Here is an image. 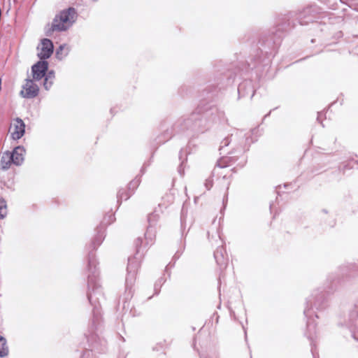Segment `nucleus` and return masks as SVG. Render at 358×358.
<instances>
[{
  "instance_id": "obj_1",
  "label": "nucleus",
  "mask_w": 358,
  "mask_h": 358,
  "mask_svg": "<svg viewBox=\"0 0 358 358\" xmlns=\"http://www.w3.org/2000/svg\"><path fill=\"white\" fill-rule=\"evenodd\" d=\"M76 11L73 8H69L62 11L53 20L52 29L53 31H65L74 22Z\"/></svg>"
},
{
  "instance_id": "obj_2",
  "label": "nucleus",
  "mask_w": 358,
  "mask_h": 358,
  "mask_svg": "<svg viewBox=\"0 0 358 358\" xmlns=\"http://www.w3.org/2000/svg\"><path fill=\"white\" fill-rule=\"evenodd\" d=\"M139 262L135 257L129 258L127 266V275L126 278L127 288L131 287L134 282L136 274L139 267Z\"/></svg>"
},
{
  "instance_id": "obj_3",
  "label": "nucleus",
  "mask_w": 358,
  "mask_h": 358,
  "mask_svg": "<svg viewBox=\"0 0 358 358\" xmlns=\"http://www.w3.org/2000/svg\"><path fill=\"white\" fill-rule=\"evenodd\" d=\"M24 131L25 124L24 122L20 118L13 120L9 129L11 138L14 140L20 139L24 135Z\"/></svg>"
},
{
  "instance_id": "obj_4",
  "label": "nucleus",
  "mask_w": 358,
  "mask_h": 358,
  "mask_svg": "<svg viewBox=\"0 0 358 358\" xmlns=\"http://www.w3.org/2000/svg\"><path fill=\"white\" fill-rule=\"evenodd\" d=\"M38 56L41 59L49 58L53 52V44L50 39L42 40L41 46L38 48Z\"/></svg>"
},
{
  "instance_id": "obj_5",
  "label": "nucleus",
  "mask_w": 358,
  "mask_h": 358,
  "mask_svg": "<svg viewBox=\"0 0 358 358\" xmlns=\"http://www.w3.org/2000/svg\"><path fill=\"white\" fill-rule=\"evenodd\" d=\"M38 87L32 80L27 79L20 94L23 97L30 99L36 96L38 94Z\"/></svg>"
},
{
  "instance_id": "obj_6",
  "label": "nucleus",
  "mask_w": 358,
  "mask_h": 358,
  "mask_svg": "<svg viewBox=\"0 0 358 358\" xmlns=\"http://www.w3.org/2000/svg\"><path fill=\"white\" fill-rule=\"evenodd\" d=\"M48 68V63L46 61H40L35 64L31 69L33 78L35 80H39L45 76Z\"/></svg>"
},
{
  "instance_id": "obj_7",
  "label": "nucleus",
  "mask_w": 358,
  "mask_h": 358,
  "mask_svg": "<svg viewBox=\"0 0 358 358\" xmlns=\"http://www.w3.org/2000/svg\"><path fill=\"white\" fill-rule=\"evenodd\" d=\"M25 150L23 147H16L12 152H10V156L12 159V163L16 166H20L24 162V156Z\"/></svg>"
},
{
  "instance_id": "obj_8",
  "label": "nucleus",
  "mask_w": 358,
  "mask_h": 358,
  "mask_svg": "<svg viewBox=\"0 0 358 358\" xmlns=\"http://www.w3.org/2000/svg\"><path fill=\"white\" fill-rule=\"evenodd\" d=\"M159 218V215L158 213H157L156 212L151 213L148 216V222H149L150 227L148 229V230L145 234V236L146 239L149 238L150 240V241H152V236H155L154 234H152V230L151 227L155 224V222L158 220Z\"/></svg>"
},
{
  "instance_id": "obj_9",
  "label": "nucleus",
  "mask_w": 358,
  "mask_h": 358,
  "mask_svg": "<svg viewBox=\"0 0 358 358\" xmlns=\"http://www.w3.org/2000/svg\"><path fill=\"white\" fill-rule=\"evenodd\" d=\"M11 164L13 163L11 157L10 156V152H6L3 153L1 159V168L3 170H7L10 168Z\"/></svg>"
},
{
  "instance_id": "obj_10",
  "label": "nucleus",
  "mask_w": 358,
  "mask_h": 358,
  "mask_svg": "<svg viewBox=\"0 0 358 358\" xmlns=\"http://www.w3.org/2000/svg\"><path fill=\"white\" fill-rule=\"evenodd\" d=\"M9 348L6 339L0 336V357H5L8 355Z\"/></svg>"
},
{
  "instance_id": "obj_11",
  "label": "nucleus",
  "mask_w": 358,
  "mask_h": 358,
  "mask_svg": "<svg viewBox=\"0 0 358 358\" xmlns=\"http://www.w3.org/2000/svg\"><path fill=\"white\" fill-rule=\"evenodd\" d=\"M222 251H223V248H220V249H217L214 252L215 259L217 263L219 265H220L221 266L227 264V259H225V258L224 257Z\"/></svg>"
},
{
  "instance_id": "obj_12",
  "label": "nucleus",
  "mask_w": 358,
  "mask_h": 358,
  "mask_svg": "<svg viewBox=\"0 0 358 358\" xmlns=\"http://www.w3.org/2000/svg\"><path fill=\"white\" fill-rule=\"evenodd\" d=\"M45 80L43 83V86L45 90H48L53 83V80L55 78V73L53 71H49L47 74H45Z\"/></svg>"
},
{
  "instance_id": "obj_13",
  "label": "nucleus",
  "mask_w": 358,
  "mask_h": 358,
  "mask_svg": "<svg viewBox=\"0 0 358 358\" xmlns=\"http://www.w3.org/2000/svg\"><path fill=\"white\" fill-rule=\"evenodd\" d=\"M8 213L7 203L4 199H0V219L6 217Z\"/></svg>"
},
{
  "instance_id": "obj_14",
  "label": "nucleus",
  "mask_w": 358,
  "mask_h": 358,
  "mask_svg": "<svg viewBox=\"0 0 358 358\" xmlns=\"http://www.w3.org/2000/svg\"><path fill=\"white\" fill-rule=\"evenodd\" d=\"M129 195H128L124 190H120L117 194L118 199H129Z\"/></svg>"
},
{
  "instance_id": "obj_15",
  "label": "nucleus",
  "mask_w": 358,
  "mask_h": 358,
  "mask_svg": "<svg viewBox=\"0 0 358 358\" xmlns=\"http://www.w3.org/2000/svg\"><path fill=\"white\" fill-rule=\"evenodd\" d=\"M64 48V45H60L59 50H57L56 54H57V57H59L60 59L62 58V57H60L59 55H60L61 52H62Z\"/></svg>"
},
{
  "instance_id": "obj_16",
  "label": "nucleus",
  "mask_w": 358,
  "mask_h": 358,
  "mask_svg": "<svg viewBox=\"0 0 358 358\" xmlns=\"http://www.w3.org/2000/svg\"><path fill=\"white\" fill-rule=\"evenodd\" d=\"M94 290L93 289L92 292H90L88 293V295H87V297H88V299L90 301V303H92V299L94 296Z\"/></svg>"
},
{
  "instance_id": "obj_17",
  "label": "nucleus",
  "mask_w": 358,
  "mask_h": 358,
  "mask_svg": "<svg viewBox=\"0 0 358 358\" xmlns=\"http://www.w3.org/2000/svg\"><path fill=\"white\" fill-rule=\"evenodd\" d=\"M229 138H225V139H224V140H223V141L222 142V144L223 145H221V148H222L223 146H227V145H229Z\"/></svg>"
},
{
  "instance_id": "obj_18",
  "label": "nucleus",
  "mask_w": 358,
  "mask_h": 358,
  "mask_svg": "<svg viewBox=\"0 0 358 358\" xmlns=\"http://www.w3.org/2000/svg\"><path fill=\"white\" fill-rule=\"evenodd\" d=\"M92 284H93V279L91 278L90 277H89V280H88L89 289H91V287H92Z\"/></svg>"
},
{
  "instance_id": "obj_19",
  "label": "nucleus",
  "mask_w": 358,
  "mask_h": 358,
  "mask_svg": "<svg viewBox=\"0 0 358 358\" xmlns=\"http://www.w3.org/2000/svg\"><path fill=\"white\" fill-rule=\"evenodd\" d=\"M102 239H103L102 236H101L97 239V245H99V244L101 243Z\"/></svg>"
},
{
  "instance_id": "obj_20",
  "label": "nucleus",
  "mask_w": 358,
  "mask_h": 358,
  "mask_svg": "<svg viewBox=\"0 0 358 358\" xmlns=\"http://www.w3.org/2000/svg\"><path fill=\"white\" fill-rule=\"evenodd\" d=\"M310 328H311V324H310V323L308 322V330H310Z\"/></svg>"
},
{
  "instance_id": "obj_21",
  "label": "nucleus",
  "mask_w": 358,
  "mask_h": 358,
  "mask_svg": "<svg viewBox=\"0 0 358 358\" xmlns=\"http://www.w3.org/2000/svg\"><path fill=\"white\" fill-rule=\"evenodd\" d=\"M304 314H305L306 316H308V310H304Z\"/></svg>"
},
{
  "instance_id": "obj_22",
  "label": "nucleus",
  "mask_w": 358,
  "mask_h": 358,
  "mask_svg": "<svg viewBox=\"0 0 358 358\" xmlns=\"http://www.w3.org/2000/svg\"><path fill=\"white\" fill-rule=\"evenodd\" d=\"M133 183H134V184H135V185H136L138 184V181H134V182H131V183L130 184V185H131Z\"/></svg>"
},
{
  "instance_id": "obj_23",
  "label": "nucleus",
  "mask_w": 358,
  "mask_h": 358,
  "mask_svg": "<svg viewBox=\"0 0 358 358\" xmlns=\"http://www.w3.org/2000/svg\"><path fill=\"white\" fill-rule=\"evenodd\" d=\"M92 264V262L91 260L89 261V266H91V265Z\"/></svg>"
}]
</instances>
